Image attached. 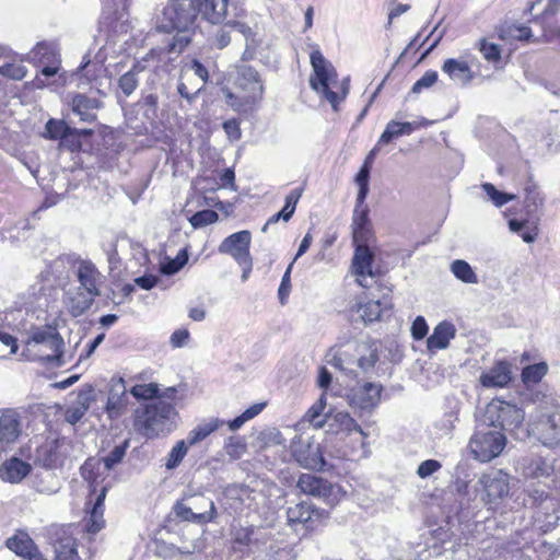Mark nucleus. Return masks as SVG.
Listing matches in <instances>:
<instances>
[{
    "label": "nucleus",
    "instance_id": "bf43d9fd",
    "mask_svg": "<svg viewBox=\"0 0 560 560\" xmlns=\"http://www.w3.org/2000/svg\"><path fill=\"white\" fill-rule=\"evenodd\" d=\"M187 260H188V255H187L186 250L184 249L176 256L175 259H172V260L163 264L161 267V271L164 275H174L185 266Z\"/></svg>",
    "mask_w": 560,
    "mask_h": 560
},
{
    "label": "nucleus",
    "instance_id": "a18cd8bd",
    "mask_svg": "<svg viewBox=\"0 0 560 560\" xmlns=\"http://www.w3.org/2000/svg\"><path fill=\"white\" fill-rule=\"evenodd\" d=\"M548 365L545 362L528 365L522 371V380L525 384L538 383L547 374Z\"/></svg>",
    "mask_w": 560,
    "mask_h": 560
},
{
    "label": "nucleus",
    "instance_id": "7ed1b4c3",
    "mask_svg": "<svg viewBox=\"0 0 560 560\" xmlns=\"http://www.w3.org/2000/svg\"><path fill=\"white\" fill-rule=\"evenodd\" d=\"M525 505L534 510L533 518L539 528L548 532L553 528L560 520L559 501L547 490L546 485L530 482L525 489Z\"/></svg>",
    "mask_w": 560,
    "mask_h": 560
},
{
    "label": "nucleus",
    "instance_id": "774afa93",
    "mask_svg": "<svg viewBox=\"0 0 560 560\" xmlns=\"http://www.w3.org/2000/svg\"><path fill=\"white\" fill-rule=\"evenodd\" d=\"M441 468V464L435 459H427L422 462L417 469V474L421 478H427L438 471Z\"/></svg>",
    "mask_w": 560,
    "mask_h": 560
},
{
    "label": "nucleus",
    "instance_id": "69168bd1",
    "mask_svg": "<svg viewBox=\"0 0 560 560\" xmlns=\"http://www.w3.org/2000/svg\"><path fill=\"white\" fill-rule=\"evenodd\" d=\"M292 266H293V262H291L289 265V267L287 268V270L282 277L279 290H278L279 300L282 305L285 304V301L290 293V289H291L290 276H291Z\"/></svg>",
    "mask_w": 560,
    "mask_h": 560
},
{
    "label": "nucleus",
    "instance_id": "e2e57ef3",
    "mask_svg": "<svg viewBox=\"0 0 560 560\" xmlns=\"http://www.w3.org/2000/svg\"><path fill=\"white\" fill-rule=\"evenodd\" d=\"M259 440L265 446L281 445L284 442L281 432L277 428H269L261 431Z\"/></svg>",
    "mask_w": 560,
    "mask_h": 560
},
{
    "label": "nucleus",
    "instance_id": "6ab92c4d",
    "mask_svg": "<svg viewBox=\"0 0 560 560\" xmlns=\"http://www.w3.org/2000/svg\"><path fill=\"white\" fill-rule=\"evenodd\" d=\"M4 545L24 560H42L38 547L25 530H16L13 536L5 540Z\"/></svg>",
    "mask_w": 560,
    "mask_h": 560
},
{
    "label": "nucleus",
    "instance_id": "473e14b6",
    "mask_svg": "<svg viewBox=\"0 0 560 560\" xmlns=\"http://www.w3.org/2000/svg\"><path fill=\"white\" fill-rule=\"evenodd\" d=\"M50 540L55 550V560H70V537L67 535V527H54L50 532Z\"/></svg>",
    "mask_w": 560,
    "mask_h": 560
},
{
    "label": "nucleus",
    "instance_id": "c03bdc74",
    "mask_svg": "<svg viewBox=\"0 0 560 560\" xmlns=\"http://www.w3.org/2000/svg\"><path fill=\"white\" fill-rule=\"evenodd\" d=\"M345 493L341 491V488L337 485H332L329 481L325 480L320 490L317 491L315 497H318L324 500L328 505L334 506L337 504Z\"/></svg>",
    "mask_w": 560,
    "mask_h": 560
},
{
    "label": "nucleus",
    "instance_id": "8fccbe9b",
    "mask_svg": "<svg viewBox=\"0 0 560 560\" xmlns=\"http://www.w3.org/2000/svg\"><path fill=\"white\" fill-rule=\"evenodd\" d=\"M303 188H295L290 191V194L285 197V203L281 211H279L282 220L288 222L295 212L296 205L302 196Z\"/></svg>",
    "mask_w": 560,
    "mask_h": 560
},
{
    "label": "nucleus",
    "instance_id": "864d4df0",
    "mask_svg": "<svg viewBox=\"0 0 560 560\" xmlns=\"http://www.w3.org/2000/svg\"><path fill=\"white\" fill-rule=\"evenodd\" d=\"M218 219H219V214L214 210L206 209V210L196 212L189 219V222L195 229H198V228H203L208 224H212V223L217 222Z\"/></svg>",
    "mask_w": 560,
    "mask_h": 560
},
{
    "label": "nucleus",
    "instance_id": "13d9d810",
    "mask_svg": "<svg viewBox=\"0 0 560 560\" xmlns=\"http://www.w3.org/2000/svg\"><path fill=\"white\" fill-rule=\"evenodd\" d=\"M438 72L434 70H428L419 80L415 82L412 85L411 92L415 94H419L424 89H430L438 81Z\"/></svg>",
    "mask_w": 560,
    "mask_h": 560
},
{
    "label": "nucleus",
    "instance_id": "f03ea898",
    "mask_svg": "<svg viewBox=\"0 0 560 560\" xmlns=\"http://www.w3.org/2000/svg\"><path fill=\"white\" fill-rule=\"evenodd\" d=\"M63 339L51 326L34 327L23 341L22 357L30 361L62 364Z\"/></svg>",
    "mask_w": 560,
    "mask_h": 560
},
{
    "label": "nucleus",
    "instance_id": "58836bf2",
    "mask_svg": "<svg viewBox=\"0 0 560 560\" xmlns=\"http://www.w3.org/2000/svg\"><path fill=\"white\" fill-rule=\"evenodd\" d=\"M95 68L96 65L91 63L90 59L85 60L75 72H72V81H77L78 88L84 90L90 85L91 81L96 78L97 73Z\"/></svg>",
    "mask_w": 560,
    "mask_h": 560
},
{
    "label": "nucleus",
    "instance_id": "6e6d98bb",
    "mask_svg": "<svg viewBox=\"0 0 560 560\" xmlns=\"http://www.w3.org/2000/svg\"><path fill=\"white\" fill-rule=\"evenodd\" d=\"M130 393L137 399H151L158 396L159 386L154 383L135 385Z\"/></svg>",
    "mask_w": 560,
    "mask_h": 560
},
{
    "label": "nucleus",
    "instance_id": "3c124183",
    "mask_svg": "<svg viewBox=\"0 0 560 560\" xmlns=\"http://www.w3.org/2000/svg\"><path fill=\"white\" fill-rule=\"evenodd\" d=\"M127 446V441L124 444L116 445L107 456L100 459L107 470L113 469L117 464H119L122 460V458L126 455Z\"/></svg>",
    "mask_w": 560,
    "mask_h": 560
},
{
    "label": "nucleus",
    "instance_id": "393cba45",
    "mask_svg": "<svg viewBox=\"0 0 560 560\" xmlns=\"http://www.w3.org/2000/svg\"><path fill=\"white\" fill-rule=\"evenodd\" d=\"M32 471L31 464L13 456L0 466V478L10 483L21 482Z\"/></svg>",
    "mask_w": 560,
    "mask_h": 560
},
{
    "label": "nucleus",
    "instance_id": "5701e85b",
    "mask_svg": "<svg viewBox=\"0 0 560 560\" xmlns=\"http://www.w3.org/2000/svg\"><path fill=\"white\" fill-rule=\"evenodd\" d=\"M325 425H328V430L337 434L346 433L347 435H350L352 432H355L362 438L366 436L361 427L346 411L334 410L327 412Z\"/></svg>",
    "mask_w": 560,
    "mask_h": 560
},
{
    "label": "nucleus",
    "instance_id": "603ef678",
    "mask_svg": "<svg viewBox=\"0 0 560 560\" xmlns=\"http://www.w3.org/2000/svg\"><path fill=\"white\" fill-rule=\"evenodd\" d=\"M482 189L487 194L489 200H491L497 207H502L506 202L515 199V195L499 191L492 184L486 183L482 185Z\"/></svg>",
    "mask_w": 560,
    "mask_h": 560
},
{
    "label": "nucleus",
    "instance_id": "4d7b16f0",
    "mask_svg": "<svg viewBox=\"0 0 560 560\" xmlns=\"http://www.w3.org/2000/svg\"><path fill=\"white\" fill-rule=\"evenodd\" d=\"M231 28L230 22L225 23L222 27L218 28L212 37V45L218 49L225 48L231 43Z\"/></svg>",
    "mask_w": 560,
    "mask_h": 560
},
{
    "label": "nucleus",
    "instance_id": "338daca9",
    "mask_svg": "<svg viewBox=\"0 0 560 560\" xmlns=\"http://www.w3.org/2000/svg\"><path fill=\"white\" fill-rule=\"evenodd\" d=\"M429 327L422 316H417L411 325V336L415 340L423 339L428 334Z\"/></svg>",
    "mask_w": 560,
    "mask_h": 560
},
{
    "label": "nucleus",
    "instance_id": "39448f33",
    "mask_svg": "<svg viewBox=\"0 0 560 560\" xmlns=\"http://www.w3.org/2000/svg\"><path fill=\"white\" fill-rule=\"evenodd\" d=\"M77 277L79 287L75 296H72V317L86 311L100 294L101 273L90 260H80Z\"/></svg>",
    "mask_w": 560,
    "mask_h": 560
},
{
    "label": "nucleus",
    "instance_id": "a878e982",
    "mask_svg": "<svg viewBox=\"0 0 560 560\" xmlns=\"http://www.w3.org/2000/svg\"><path fill=\"white\" fill-rule=\"evenodd\" d=\"M351 229L355 245L369 244L373 236L369 210H353Z\"/></svg>",
    "mask_w": 560,
    "mask_h": 560
},
{
    "label": "nucleus",
    "instance_id": "37998d69",
    "mask_svg": "<svg viewBox=\"0 0 560 560\" xmlns=\"http://www.w3.org/2000/svg\"><path fill=\"white\" fill-rule=\"evenodd\" d=\"M551 467L540 457L532 458L523 466V475L529 478L549 476Z\"/></svg>",
    "mask_w": 560,
    "mask_h": 560
},
{
    "label": "nucleus",
    "instance_id": "de8ad7c7",
    "mask_svg": "<svg viewBox=\"0 0 560 560\" xmlns=\"http://www.w3.org/2000/svg\"><path fill=\"white\" fill-rule=\"evenodd\" d=\"M324 479L318 478L316 476L310 474H303L299 478L298 487L299 489L306 494L316 495L317 491L320 490Z\"/></svg>",
    "mask_w": 560,
    "mask_h": 560
},
{
    "label": "nucleus",
    "instance_id": "f704fd0d",
    "mask_svg": "<svg viewBox=\"0 0 560 560\" xmlns=\"http://www.w3.org/2000/svg\"><path fill=\"white\" fill-rule=\"evenodd\" d=\"M317 511L308 502H301L290 506L287 511L288 523L290 525L307 524L313 520Z\"/></svg>",
    "mask_w": 560,
    "mask_h": 560
},
{
    "label": "nucleus",
    "instance_id": "0eeeda50",
    "mask_svg": "<svg viewBox=\"0 0 560 560\" xmlns=\"http://www.w3.org/2000/svg\"><path fill=\"white\" fill-rule=\"evenodd\" d=\"M532 431L544 445H560V406H540Z\"/></svg>",
    "mask_w": 560,
    "mask_h": 560
},
{
    "label": "nucleus",
    "instance_id": "0e129e2a",
    "mask_svg": "<svg viewBox=\"0 0 560 560\" xmlns=\"http://www.w3.org/2000/svg\"><path fill=\"white\" fill-rule=\"evenodd\" d=\"M480 51L486 60L490 62L499 61L501 58V50L498 45L488 43L486 39L480 42Z\"/></svg>",
    "mask_w": 560,
    "mask_h": 560
},
{
    "label": "nucleus",
    "instance_id": "e433bc0d",
    "mask_svg": "<svg viewBox=\"0 0 560 560\" xmlns=\"http://www.w3.org/2000/svg\"><path fill=\"white\" fill-rule=\"evenodd\" d=\"M144 70L140 62L135 63L130 70L118 79V86L125 96H130L139 85V74Z\"/></svg>",
    "mask_w": 560,
    "mask_h": 560
},
{
    "label": "nucleus",
    "instance_id": "72a5a7b5",
    "mask_svg": "<svg viewBox=\"0 0 560 560\" xmlns=\"http://www.w3.org/2000/svg\"><path fill=\"white\" fill-rule=\"evenodd\" d=\"M223 424L224 421L219 418H211L207 421H202L188 433L187 443L190 446L200 443Z\"/></svg>",
    "mask_w": 560,
    "mask_h": 560
},
{
    "label": "nucleus",
    "instance_id": "f257e3e1",
    "mask_svg": "<svg viewBox=\"0 0 560 560\" xmlns=\"http://www.w3.org/2000/svg\"><path fill=\"white\" fill-rule=\"evenodd\" d=\"M326 361L345 374L357 376L354 366H358L362 372H369L378 361V353L374 342L349 341L342 346L331 348L326 354Z\"/></svg>",
    "mask_w": 560,
    "mask_h": 560
},
{
    "label": "nucleus",
    "instance_id": "4468645a",
    "mask_svg": "<svg viewBox=\"0 0 560 560\" xmlns=\"http://www.w3.org/2000/svg\"><path fill=\"white\" fill-rule=\"evenodd\" d=\"M252 234L247 230L233 233L225 237L218 247L220 254L230 255L237 261L252 258L249 248Z\"/></svg>",
    "mask_w": 560,
    "mask_h": 560
},
{
    "label": "nucleus",
    "instance_id": "ea45409f",
    "mask_svg": "<svg viewBox=\"0 0 560 560\" xmlns=\"http://www.w3.org/2000/svg\"><path fill=\"white\" fill-rule=\"evenodd\" d=\"M222 93L226 105L236 112H246L248 108L258 103L257 101H249L252 98L248 95H236L232 93L228 88H223Z\"/></svg>",
    "mask_w": 560,
    "mask_h": 560
},
{
    "label": "nucleus",
    "instance_id": "2eb2a0df",
    "mask_svg": "<svg viewBox=\"0 0 560 560\" xmlns=\"http://www.w3.org/2000/svg\"><path fill=\"white\" fill-rule=\"evenodd\" d=\"M22 432L20 413L14 409H4L0 416V452L14 444Z\"/></svg>",
    "mask_w": 560,
    "mask_h": 560
},
{
    "label": "nucleus",
    "instance_id": "bb28decb",
    "mask_svg": "<svg viewBox=\"0 0 560 560\" xmlns=\"http://www.w3.org/2000/svg\"><path fill=\"white\" fill-rule=\"evenodd\" d=\"M455 336V326L451 322L443 320L434 327L432 335L427 339V348L430 352L446 349Z\"/></svg>",
    "mask_w": 560,
    "mask_h": 560
},
{
    "label": "nucleus",
    "instance_id": "c85d7f7f",
    "mask_svg": "<svg viewBox=\"0 0 560 560\" xmlns=\"http://www.w3.org/2000/svg\"><path fill=\"white\" fill-rule=\"evenodd\" d=\"M100 104L97 98L79 93L72 97V114L78 115L82 121L94 122Z\"/></svg>",
    "mask_w": 560,
    "mask_h": 560
},
{
    "label": "nucleus",
    "instance_id": "b1692460",
    "mask_svg": "<svg viewBox=\"0 0 560 560\" xmlns=\"http://www.w3.org/2000/svg\"><path fill=\"white\" fill-rule=\"evenodd\" d=\"M479 380L483 387L502 388L512 380L511 364L506 361H498L488 372L482 373Z\"/></svg>",
    "mask_w": 560,
    "mask_h": 560
},
{
    "label": "nucleus",
    "instance_id": "4c0bfd02",
    "mask_svg": "<svg viewBox=\"0 0 560 560\" xmlns=\"http://www.w3.org/2000/svg\"><path fill=\"white\" fill-rule=\"evenodd\" d=\"M70 135V127L60 119L50 118L42 136L49 140H63Z\"/></svg>",
    "mask_w": 560,
    "mask_h": 560
},
{
    "label": "nucleus",
    "instance_id": "2f4dec72",
    "mask_svg": "<svg viewBox=\"0 0 560 560\" xmlns=\"http://www.w3.org/2000/svg\"><path fill=\"white\" fill-rule=\"evenodd\" d=\"M95 388L91 384L83 385L78 392L75 397V406L72 407V424L79 421L90 408V405L95 401Z\"/></svg>",
    "mask_w": 560,
    "mask_h": 560
},
{
    "label": "nucleus",
    "instance_id": "9d476101",
    "mask_svg": "<svg viewBox=\"0 0 560 560\" xmlns=\"http://www.w3.org/2000/svg\"><path fill=\"white\" fill-rule=\"evenodd\" d=\"M201 0H168L165 15L179 32L189 31L200 12Z\"/></svg>",
    "mask_w": 560,
    "mask_h": 560
},
{
    "label": "nucleus",
    "instance_id": "a19ab883",
    "mask_svg": "<svg viewBox=\"0 0 560 560\" xmlns=\"http://www.w3.org/2000/svg\"><path fill=\"white\" fill-rule=\"evenodd\" d=\"M451 271L458 280L463 281L464 283L475 284L478 282L477 275L470 265L465 260H454L451 265Z\"/></svg>",
    "mask_w": 560,
    "mask_h": 560
},
{
    "label": "nucleus",
    "instance_id": "20e7f679",
    "mask_svg": "<svg viewBox=\"0 0 560 560\" xmlns=\"http://www.w3.org/2000/svg\"><path fill=\"white\" fill-rule=\"evenodd\" d=\"M175 408L167 401L158 400L148 405L136 420L138 431L148 439L170 433L175 427Z\"/></svg>",
    "mask_w": 560,
    "mask_h": 560
},
{
    "label": "nucleus",
    "instance_id": "423d86ee",
    "mask_svg": "<svg viewBox=\"0 0 560 560\" xmlns=\"http://www.w3.org/2000/svg\"><path fill=\"white\" fill-rule=\"evenodd\" d=\"M524 419L525 413L521 408L500 399H493L486 407L485 423L501 432H513Z\"/></svg>",
    "mask_w": 560,
    "mask_h": 560
},
{
    "label": "nucleus",
    "instance_id": "9b49d317",
    "mask_svg": "<svg viewBox=\"0 0 560 560\" xmlns=\"http://www.w3.org/2000/svg\"><path fill=\"white\" fill-rule=\"evenodd\" d=\"M382 389V386L376 383L369 382L362 385H355L347 392L346 399L348 405L355 412H359V416H362L364 412L370 413L377 407L381 400Z\"/></svg>",
    "mask_w": 560,
    "mask_h": 560
},
{
    "label": "nucleus",
    "instance_id": "c9c22d12",
    "mask_svg": "<svg viewBox=\"0 0 560 560\" xmlns=\"http://www.w3.org/2000/svg\"><path fill=\"white\" fill-rule=\"evenodd\" d=\"M413 128L415 127L412 122H400L397 120H390L387 122L385 130L383 131L377 141V144H387L392 140L397 139L404 135H410Z\"/></svg>",
    "mask_w": 560,
    "mask_h": 560
},
{
    "label": "nucleus",
    "instance_id": "09e8293b",
    "mask_svg": "<svg viewBox=\"0 0 560 560\" xmlns=\"http://www.w3.org/2000/svg\"><path fill=\"white\" fill-rule=\"evenodd\" d=\"M188 446L190 445L187 443V439L178 441L171 450L165 467L167 469H174L177 467L186 456Z\"/></svg>",
    "mask_w": 560,
    "mask_h": 560
},
{
    "label": "nucleus",
    "instance_id": "c756f323",
    "mask_svg": "<svg viewBox=\"0 0 560 560\" xmlns=\"http://www.w3.org/2000/svg\"><path fill=\"white\" fill-rule=\"evenodd\" d=\"M228 4L229 0H203L201 16L211 24H221L228 16Z\"/></svg>",
    "mask_w": 560,
    "mask_h": 560
},
{
    "label": "nucleus",
    "instance_id": "1a4fd4ad",
    "mask_svg": "<svg viewBox=\"0 0 560 560\" xmlns=\"http://www.w3.org/2000/svg\"><path fill=\"white\" fill-rule=\"evenodd\" d=\"M66 453V438L49 431L48 435L35 448L34 463L45 468H58L62 466Z\"/></svg>",
    "mask_w": 560,
    "mask_h": 560
},
{
    "label": "nucleus",
    "instance_id": "49530a36",
    "mask_svg": "<svg viewBox=\"0 0 560 560\" xmlns=\"http://www.w3.org/2000/svg\"><path fill=\"white\" fill-rule=\"evenodd\" d=\"M224 451L231 460H236L246 453L247 445L241 438L230 436L225 440Z\"/></svg>",
    "mask_w": 560,
    "mask_h": 560
},
{
    "label": "nucleus",
    "instance_id": "cd10ccee",
    "mask_svg": "<svg viewBox=\"0 0 560 560\" xmlns=\"http://www.w3.org/2000/svg\"><path fill=\"white\" fill-rule=\"evenodd\" d=\"M442 71L457 84H468L474 75L467 60L448 58L442 65Z\"/></svg>",
    "mask_w": 560,
    "mask_h": 560
},
{
    "label": "nucleus",
    "instance_id": "ddd939ff",
    "mask_svg": "<svg viewBox=\"0 0 560 560\" xmlns=\"http://www.w3.org/2000/svg\"><path fill=\"white\" fill-rule=\"evenodd\" d=\"M290 448L293 457L301 466L308 469L324 468L325 460L320 454L319 444L305 442L301 438L295 436Z\"/></svg>",
    "mask_w": 560,
    "mask_h": 560
},
{
    "label": "nucleus",
    "instance_id": "dca6fc26",
    "mask_svg": "<svg viewBox=\"0 0 560 560\" xmlns=\"http://www.w3.org/2000/svg\"><path fill=\"white\" fill-rule=\"evenodd\" d=\"M374 254L370 250L368 245H355V252L352 259V270L357 276V282L362 288H370L374 273L372 271V264Z\"/></svg>",
    "mask_w": 560,
    "mask_h": 560
},
{
    "label": "nucleus",
    "instance_id": "7c9ffc66",
    "mask_svg": "<svg viewBox=\"0 0 560 560\" xmlns=\"http://www.w3.org/2000/svg\"><path fill=\"white\" fill-rule=\"evenodd\" d=\"M202 501L209 506V511L202 513L192 512L191 506H187L186 504L178 502L174 506V511L178 517L184 521H192L197 523H207L214 518L215 516V506L213 501L202 499Z\"/></svg>",
    "mask_w": 560,
    "mask_h": 560
},
{
    "label": "nucleus",
    "instance_id": "5fc2aeb1",
    "mask_svg": "<svg viewBox=\"0 0 560 560\" xmlns=\"http://www.w3.org/2000/svg\"><path fill=\"white\" fill-rule=\"evenodd\" d=\"M364 322H374L381 318L383 307L380 301H369L359 307Z\"/></svg>",
    "mask_w": 560,
    "mask_h": 560
},
{
    "label": "nucleus",
    "instance_id": "f3484780",
    "mask_svg": "<svg viewBox=\"0 0 560 560\" xmlns=\"http://www.w3.org/2000/svg\"><path fill=\"white\" fill-rule=\"evenodd\" d=\"M106 487H102L100 492L96 494L94 502L90 501L86 503L88 515L84 517L83 523L81 524L82 530L94 535L104 527V501L106 498Z\"/></svg>",
    "mask_w": 560,
    "mask_h": 560
},
{
    "label": "nucleus",
    "instance_id": "79ce46f5",
    "mask_svg": "<svg viewBox=\"0 0 560 560\" xmlns=\"http://www.w3.org/2000/svg\"><path fill=\"white\" fill-rule=\"evenodd\" d=\"M326 407V397L322 395L319 399L307 410L304 419L308 421L314 428H323L326 422V413L322 418L323 411Z\"/></svg>",
    "mask_w": 560,
    "mask_h": 560
},
{
    "label": "nucleus",
    "instance_id": "f8f14e48",
    "mask_svg": "<svg viewBox=\"0 0 560 560\" xmlns=\"http://www.w3.org/2000/svg\"><path fill=\"white\" fill-rule=\"evenodd\" d=\"M477 485L485 491L482 501L485 503H494L509 494L510 476L502 470L483 474L478 479Z\"/></svg>",
    "mask_w": 560,
    "mask_h": 560
},
{
    "label": "nucleus",
    "instance_id": "052dcab7",
    "mask_svg": "<svg viewBox=\"0 0 560 560\" xmlns=\"http://www.w3.org/2000/svg\"><path fill=\"white\" fill-rule=\"evenodd\" d=\"M0 74L13 80H22L26 75V69L22 65L8 62L0 67Z\"/></svg>",
    "mask_w": 560,
    "mask_h": 560
},
{
    "label": "nucleus",
    "instance_id": "6e6552de",
    "mask_svg": "<svg viewBox=\"0 0 560 560\" xmlns=\"http://www.w3.org/2000/svg\"><path fill=\"white\" fill-rule=\"evenodd\" d=\"M506 438L503 432L493 430H479L470 439L469 447L475 458L487 463L499 456L504 450Z\"/></svg>",
    "mask_w": 560,
    "mask_h": 560
},
{
    "label": "nucleus",
    "instance_id": "aec40b11",
    "mask_svg": "<svg viewBox=\"0 0 560 560\" xmlns=\"http://www.w3.org/2000/svg\"><path fill=\"white\" fill-rule=\"evenodd\" d=\"M32 59L42 66V74L51 77L59 70V55L56 48L46 43H38L32 50Z\"/></svg>",
    "mask_w": 560,
    "mask_h": 560
},
{
    "label": "nucleus",
    "instance_id": "a211bd4d",
    "mask_svg": "<svg viewBox=\"0 0 560 560\" xmlns=\"http://www.w3.org/2000/svg\"><path fill=\"white\" fill-rule=\"evenodd\" d=\"M310 58L314 71V77L310 79V85L313 90L319 92V88L328 85L331 80L337 78V73L332 65L325 59L319 50H313Z\"/></svg>",
    "mask_w": 560,
    "mask_h": 560
},
{
    "label": "nucleus",
    "instance_id": "4be33fe9",
    "mask_svg": "<svg viewBox=\"0 0 560 560\" xmlns=\"http://www.w3.org/2000/svg\"><path fill=\"white\" fill-rule=\"evenodd\" d=\"M128 396L124 378H112L109 394L106 404V411L109 418L121 416L127 407Z\"/></svg>",
    "mask_w": 560,
    "mask_h": 560
},
{
    "label": "nucleus",
    "instance_id": "412c9836",
    "mask_svg": "<svg viewBox=\"0 0 560 560\" xmlns=\"http://www.w3.org/2000/svg\"><path fill=\"white\" fill-rule=\"evenodd\" d=\"M237 73V86L245 95L250 96V101L260 102L264 94V85L258 72L249 66H242L238 68Z\"/></svg>",
    "mask_w": 560,
    "mask_h": 560
},
{
    "label": "nucleus",
    "instance_id": "680f3d73",
    "mask_svg": "<svg viewBox=\"0 0 560 560\" xmlns=\"http://www.w3.org/2000/svg\"><path fill=\"white\" fill-rule=\"evenodd\" d=\"M505 36H508L509 38H512V39H517V40H530L533 37V34H532L530 27H528V26L512 25L506 28L505 35H503L502 37L504 38Z\"/></svg>",
    "mask_w": 560,
    "mask_h": 560
}]
</instances>
